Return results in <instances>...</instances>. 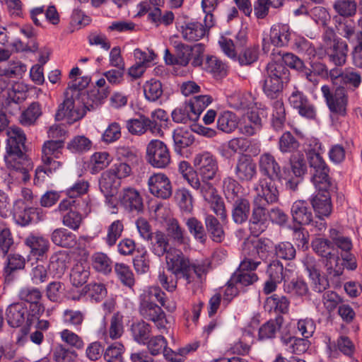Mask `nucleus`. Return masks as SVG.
<instances>
[{
	"label": "nucleus",
	"instance_id": "obj_1",
	"mask_svg": "<svg viewBox=\"0 0 362 362\" xmlns=\"http://www.w3.org/2000/svg\"><path fill=\"white\" fill-rule=\"evenodd\" d=\"M6 155L4 157L6 166L10 169L9 175L23 182L30 177L28 173L30 160L25 154V134L18 127H11L7 130Z\"/></svg>",
	"mask_w": 362,
	"mask_h": 362
},
{
	"label": "nucleus",
	"instance_id": "obj_2",
	"mask_svg": "<svg viewBox=\"0 0 362 362\" xmlns=\"http://www.w3.org/2000/svg\"><path fill=\"white\" fill-rule=\"evenodd\" d=\"M90 82L88 77H83L81 81H77L76 79L69 84L68 90L65 93V99L58 106L55 114V119L61 121L66 119L69 124L81 119L86 115L84 109H79L75 106V99L78 96L81 97L83 101L89 97V95L83 91Z\"/></svg>",
	"mask_w": 362,
	"mask_h": 362
},
{
	"label": "nucleus",
	"instance_id": "obj_3",
	"mask_svg": "<svg viewBox=\"0 0 362 362\" xmlns=\"http://www.w3.org/2000/svg\"><path fill=\"white\" fill-rule=\"evenodd\" d=\"M313 250L322 257L325 258V267L329 278L339 276L342 274L344 267L339 264V257L337 250L331 241L327 239L317 238L312 241Z\"/></svg>",
	"mask_w": 362,
	"mask_h": 362
},
{
	"label": "nucleus",
	"instance_id": "obj_4",
	"mask_svg": "<svg viewBox=\"0 0 362 362\" xmlns=\"http://www.w3.org/2000/svg\"><path fill=\"white\" fill-rule=\"evenodd\" d=\"M322 95L329 112L335 115L345 117L347 115L349 95L346 88L337 86L331 88L328 85L321 87Z\"/></svg>",
	"mask_w": 362,
	"mask_h": 362
},
{
	"label": "nucleus",
	"instance_id": "obj_5",
	"mask_svg": "<svg viewBox=\"0 0 362 362\" xmlns=\"http://www.w3.org/2000/svg\"><path fill=\"white\" fill-rule=\"evenodd\" d=\"M166 268L175 275L177 280L183 279L187 284L192 283L189 274L190 260L182 251L176 248H170L165 256Z\"/></svg>",
	"mask_w": 362,
	"mask_h": 362
},
{
	"label": "nucleus",
	"instance_id": "obj_6",
	"mask_svg": "<svg viewBox=\"0 0 362 362\" xmlns=\"http://www.w3.org/2000/svg\"><path fill=\"white\" fill-rule=\"evenodd\" d=\"M308 160L311 168L312 181L315 188L326 189L331 187L329 169L320 153L310 151L308 153Z\"/></svg>",
	"mask_w": 362,
	"mask_h": 362
},
{
	"label": "nucleus",
	"instance_id": "obj_7",
	"mask_svg": "<svg viewBox=\"0 0 362 362\" xmlns=\"http://www.w3.org/2000/svg\"><path fill=\"white\" fill-rule=\"evenodd\" d=\"M260 201H253L251 216L248 218V229L252 236L257 238L269 225V210Z\"/></svg>",
	"mask_w": 362,
	"mask_h": 362
},
{
	"label": "nucleus",
	"instance_id": "obj_8",
	"mask_svg": "<svg viewBox=\"0 0 362 362\" xmlns=\"http://www.w3.org/2000/svg\"><path fill=\"white\" fill-rule=\"evenodd\" d=\"M261 262L242 261L238 269L232 275L228 282V288H233L235 285L247 286L253 284L258 280V276L255 270L260 264Z\"/></svg>",
	"mask_w": 362,
	"mask_h": 362
},
{
	"label": "nucleus",
	"instance_id": "obj_9",
	"mask_svg": "<svg viewBox=\"0 0 362 362\" xmlns=\"http://www.w3.org/2000/svg\"><path fill=\"white\" fill-rule=\"evenodd\" d=\"M146 159L155 168L167 167L170 163V155L166 144L157 139L151 141L146 147Z\"/></svg>",
	"mask_w": 362,
	"mask_h": 362
},
{
	"label": "nucleus",
	"instance_id": "obj_10",
	"mask_svg": "<svg viewBox=\"0 0 362 362\" xmlns=\"http://www.w3.org/2000/svg\"><path fill=\"white\" fill-rule=\"evenodd\" d=\"M194 165L203 180H214L218 168L216 159L209 152L196 155Z\"/></svg>",
	"mask_w": 362,
	"mask_h": 362
},
{
	"label": "nucleus",
	"instance_id": "obj_11",
	"mask_svg": "<svg viewBox=\"0 0 362 362\" xmlns=\"http://www.w3.org/2000/svg\"><path fill=\"white\" fill-rule=\"evenodd\" d=\"M139 310L143 318L153 322L158 329L165 327V314L155 302H151L149 298H140Z\"/></svg>",
	"mask_w": 362,
	"mask_h": 362
},
{
	"label": "nucleus",
	"instance_id": "obj_12",
	"mask_svg": "<svg viewBox=\"0 0 362 362\" xmlns=\"http://www.w3.org/2000/svg\"><path fill=\"white\" fill-rule=\"evenodd\" d=\"M332 21L337 33L350 45L362 38V31L356 30V23L353 19L334 16Z\"/></svg>",
	"mask_w": 362,
	"mask_h": 362
},
{
	"label": "nucleus",
	"instance_id": "obj_13",
	"mask_svg": "<svg viewBox=\"0 0 362 362\" xmlns=\"http://www.w3.org/2000/svg\"><path fill=\"white\" fill-rule=\"evenodd\" d=\"M149 192L153 196L166 199L172 195V185L169 178L163 173H154L148 180Z\"/></svg>",
	"mask_w": 362,
	"mask_h": 362
},
{
	"label": "nucleus",
	"instance_id": "obj_14",
	"mask_svg": "<svg viewBox=\"0 0 362 362\" xmlns=\"http://www.w3.org/2000/svg\"><path fill=\"white\" fill-rule=\"evenodd\" d=\"M260 173L271 180H281L284 178L281 168L275 157L270 153H264L259 158Z\"/></svg>",
	"mask_w": 362,
	"mask_h": 362
},
{
	"label": "nucleus",
	"instance_id": "obj_15",
	"mask_svg": "<svg viewBox=\"0 0 362 362\" xmlns=\"http://www.w3.org/2000/svg\"><path fill=\"white\" fill-rule=\"evenodd\" d=\"M120 205L128 212L139 214L144 211L143 198L134 188L124 189L119 194Z\"/></svg>",
	"mask_w": 362,
	"mask_h": 362
},
{
	"label": "nucleus",
	"instance_id": "obj_16",
	"mask_svg": "<svg viewBox=\"0 0 362 362\" xmlns=\"http://www.w3.org/2000/svg\"><path fill=\"white\" fill-rule=\"evenodd\" d=\"M235 175L241 182H250L257 175V165L250 155L242 154L237 160Z\"/></svg>",
	"mask_w": 362,
	"mask_h": 362
},
{
	"label": "nucleus",
	"instance_id": "obj_17",
	"mask_svg": "<svg viewBox=\"0 0 362 362\" xmlns=\"http://www.w3.org/2000/svg\"><path fill=\"white\" fill-rule=\"evenodd\" d=\"M26 325L22 327L17 334L16 343L23 345L26 339V337L30 332V326L38 320L45 312V306L40 301L29 304L28 308Z\"/></svg>",
	"mask_w": 362,
	"mask_h": 362
},
{
	"label": "nucleus",
	"instance_id": "obj_18",
	"mask_svg": "<svg viewBox=\"0 0 362 362\" xmlns=\"http://www.w3.org/2000/svg\"><path fill=\"white\" fill-rule=\"evenodd\" d=\"M329 189L330 187L326 189H317V193L310 198V202L316 216H329L330 215L332 204Z\"/></svg>",
	"mask_w": 362,
	"mask_h": 362
},
{
	"label": "nucleus",
	"instance_id": "obj_19",
	"mask_svg": "<svg viewBox=\"0 0 362 362\" xmlns=\"http://www.w3.org/2000/svg\"><path fill=\"white\" fill-rule=\"evenodd\" d=\"M13 218L18 225L26 226L38 215L37 208L30 207L23 199H18L13 205Z\"/></svg>",
	"mask_w": 362,
	"mask_h": 362
},
{
	"label": "nucleus",
	"instance_id": "obj_20",
	"mask_svg": "<svg viewBox=\"0 0 362 362\" xmlns=\"http://www.w3.org/2000/svg\"><path fill=\"white\" fill-rule=\"evenodd\" d=\"M274 180L267 181L262 180L256 187L257 196L254 201H260L262 204L267 205L276 203L279 199V190L273 182Z\"/></svg>",
	"mask_w": 362,
	"mask_h": 362
},
{
	"label": "nucleus",
	"instance_id": "obj_21",
	"mask_svg": "<svg viewBox=\"0 0 362 362\" xmlns=\"http://www.w3.org/2000/svg\"><path fill=\"white\" fill-rule=\"evenodd\" d=\"M330 62L336 66H342L346 63L349 46L346 40L341 39L334 40V43L325 48Z\"/></svg>",
	"mask_w": 362,
	"mask_h": 362
},
{
	"label": "nucleus",
	"instance_id": "obj_22",
	"mask_svg": "<svg viewBox=\"0 0 362 362\" xmlns=\"http://www.w3.org/2000/svg\"><path fill=\"white\" fill-rule=\"evenodd\" d=\"M291 215L293 221L300 226L309 225L313 221L312 210L305 200H297L292 204Z\"/></svg>",
	"mask_w": 362,
	"mask_h": 362
},
{
	"label": "nucleus",
	"instance_id": "obj_23",
	"mask_svg": "<svg viewBox=\"0 0 362 362\" xmlns=\"http://www.w3.org/2000/svg\"><path fill=\"white\" fill-rule=\"evenodd\" d=\"M303 263L313 281V289L317 293H321L329 286L327 279L320 275L317 269L315 259L313 257L306 256L303 259Z\"/></svg>",
	"mask_w": 362,
	"mask_h": 362
},
{
	"label": "nucleus",
	"instance_id": "obj_24",
	"mask_svg": "<svg viewBox=\"0 0 362 362\" xmlns=\"http://www.w3.org/2000/svg\"><path fill=\"white\" fill-rule=\"evenodd\" d=\"M28 308L23 303L11 304L6 310V320L9 326L20 327L26 323Z\"/></svg>",
	"mask_w": 362,
	"mask_h": 362
},
{
	"label": "nucleus",
	"instance_id": "obj_25",
	"mask_svg": "<svg viewBox=\"0 0 362 362\" xmlns=\"http://www.w3.org/2000/svg\"><path fill=\"white\" fill-rule=\"evenodd\" d=\"M71 257L66 251H58L53 253L48 264V270L54 276L61 277L68 269Z\"/></svg>",
	"mask_w": 362,
	"mask_h": 362
},
{
	"label": "nucleus",
	"instance_id": "obj_26",
	"mask_svg": "<svg viewBox=\"0 0 362 362\" xmlns=\"http://www.w3.org/2000/svg\"><path fill=\"white\" fill-rule=\"evenodd\" d=\"M24 243L29 247L30 254L37 259L43 257L49 250V240L41 235L30 234L25 238Z\"/></svg>",
	"mask_w": 362,
	"mask_h": 362
},
{
	"label": "nucleus",
	"instance_id": "obj_27",
	"mask_svg": "<svg viewBox=\"0 0 362 362\" xmlns=\"http://www.w3.org/2000/svg\"><path fill=\"white\" fill-rule=\"evenodd\" d=\"M284 319L282 315H279L274 319H270L262 324L258 330V340L265 341L276 338L278 333L281 332Z\"/></svg>",
	"mask_w": 362,
	"mask_h": 362
},
{
	"label": "nucleus",
	"instance_id": "obj_28",
	"mask_svg": "<svg viewBox=\"0 0 362 362\" xmlns=\"http://www.w3.org/2000/svg\"><path fill=\"white\" fill-rule=\"evenodd\" d=\"M280 339L284 349L290 354L300 355L310 346V341L307 339L291 337L284 332L281 333Z\"/></svg>",
	"mask_w": 362,
	"mask_h": 362
},
{
	"label": "nucleus",
	"instance_id": "obj_29",
	"mask_svg": "<svg viewBox=\"0 0 362 362\" xmlns=\"http://www.w3.org/2000/svg\"><path fill=\"white\" fill-rule=\"evenodd\" d=\"M150 244V250L151 252L158 257H163L164 255H168L170 249V241L165 233L160 230L154 231L151 238L148 241Z\"/></svg>",
	"mask_w": 362,
	"mask_h": 362
},
{
	"label": "nucleus",
	"instance_id": "obj_30",
	"mask_svg": "<svg viewBox=\"0 0 362 362\" xmlns=\"http://www.w3.org/2000/svg\"><path fill=\"white\" fill-rule=\"evenodd\" d=\"M232 204L231 217L233 222L238 225L245 223L251 211L250 201L246 198H242L230 202Z\"/></svg>",
	"mask_w": 362,
	"mask_h": 362
},
{
	"label": "nucleus",
	"instance_id": "obj_31",
	"mask_svg": "<svg viewBox=\"0 0 362 362\" xmlns=\"http://www.w3.org/2000/svg\"><path fill=\"white\" fill-rule=\"evenodd\" d=\"M50 239L53 244L63 248H73L77 244L76 235L64 228L54 229L50 235Z\"/></svg>",
	"mask_w": 362,
	"mask_h": 362
},
{
	"label": "nucleus",
	"instance_id": "obj_32",
	"mask_svg": "<svg viewBox=\"0 0 362 362\" xmlns=\"http://www.w3.org/2000/svg\"><path fill=\"white\" fill-rule=\"evenodd\" d=\"M6 256L4 276L6 281H12L16 272L25 268L26 261L23 256L17 253L8 254Z\"/></svg>",
	"mask_w": 362,
	"mask_h": 362
},
{
	"label": "nucleus",
	"instance_id": "obj_33",
	"mask_svg": "<svg viewBox=\"0 0 362 362\" xmlns=\"http://www.w3.org/2000/svg\"><path fill=\"white\" fill-rule=\"evenodd\" d=\"M126 127L129 132L134 135H141L144 134L148 129L152 133H155L156 124L153 122H150V118L141 115L137 119H131L127 121Z\"/></svg>",
	"mask_w": 362,
	"mask_h": 362
},
{
	"label": "nucleus",
	"instance_id": "obj_34",
	"mask_svg": "<svg viewBox=\"0 0 362 362\" xmlns=\"http://www.w3.org/2000/svg\"><path fill=\"white\" fill-rule=\"evenodd\" d=\"M165 231L173 245L179 246L185 243V231L176 218H170L166 221Z\"/></svg>",
	"mask_w": 362,
	"mask_h": 362
},
{
	"label": "nucleus",
	"instance_id": "obj_35",
	"mask_svg": "<svg viewBox=\"0 0 362 362\" xmlns=\"http://www.w3.org/2000/svg\"><path fill=\"white\" fill-rule=\"evenodd\" d=\"M228 148L233 153H240L241 155L247 152L256 156L260 152L258 144H253L251 140L243 137L234 138L230 140L228 143Z\"/></svg>",
	"mask_w": 362,
	"mask_h": 362
},
{
	"label": "nucleus",
	"instance_id": "obj_36",
	"mask_svg": "<svg viewBox=\"0 0 362 362\" xmlns=\"http://www.w3.org/2000/svg\"><path fill=\"white\" fill-rule=\"evenodd\" d=\"M291 38V32L288 25H274L269 33L271 43L277 47L288 45Z\"/></svg>",
	"mask_w": 362,
	"mask_h": 362
},
{
	"label": "nucleus",
	"instance_id": "obj_37",
	"mask_svg": "<svg viewBox=\"0 0 362 362\" xmlns=\"http://www.w3.org/2000/svg\"><path fill=\"white\" fill-rule=\"evenodd\" d=\"M120 181L109 170L104 172L99 180V187L107 199L112 198L117 193Z\"/></svg>",
	"mask_w": 362,
	"mask_h": 362
},
{
	"label": "nucleus",
	"instance_id": "obj_38",
	"mask_svg": "<svg viewBox=\"0 0 362 362\" xmlns=\"http://www.w3.org/2000/svg\"><path fill=\"white\" fill-rule=\"evenodd\" d=\"M182 37L187 41H198L206 34V29L199 22L185 23L180 26Z\"/></svg>",
	"mask_w": 362,
	"mask_h": 362
},
{
	"label": "nucleus",
	"instance_id": "obj_39",
	"mask_svg": "<svg viewBox=\"0 0 362 362\" xmlns=\"http://www.w3.org/2000/svg\"><path fill=\"white\" fill-rule=\"evenodd\" d=\"M266 76L274 79H276L284 83L289 81V71L286 66L280 61L274 59L272 56V60L268 63L266 68Z\"/></svg>",
	"mask_w": 362,
	"mask_h": 362
},
{
	"label": "nucleus",
	"instance_id": "obj_40",
	"mask_svg": "<svg viewBox=\"0 0 362 362\" xmlns=\"http://www.w3.org/2000/svg\"><path fill=\"white\" fill-rule=\"evenodd\" d=\"M206 234L209 233L213 241L221 243L223 240L225 233L220 221L211 214H206L204 218Z\"/></svg>",
	"mask_w": 362,
	"mask_h": 362
},
{
	"label": "nucleus",
	"instance_id": "obj_41",
	"mask_svg": "<svg viewBox=\"0 0 362 362\" xmlns=\"http://www.w3.org/2000/svg\"><path fill=\"white\" fill-rule=\"evenodd\" d=\"M175 152L182 153V150L190 146L194 142L192 132L188 129L178 128L174 130L173 134Z\"/></svg>",
	"mask_w": 362,
	"mask_h": 362
},
{
	"label": "nucleus",
	"instance_id": "obj_42",
	"mask_svg": "<svg viewBox=\"0 0 362 362\" xmlns=\"http://www.w3.org/2000/svg\"><path fill=\"white\" fill-rule=\"evenodd\" d=\"M272 56H274L275 59L280 61L282 64L298 71L305 68V64L303 60L292 53L274 49Z\"/></svg>",
	"mask_w": 362,
	"mask_h": 362
},
{
	"label": "nucleus",
	"instance_id": "obj_43",
	"mask_svg": "<svg viewBox=\"0 0 362 362\" xmlns=\"http://www.w3.org/2000/svg\"><path fill=\"white\" fill-rule=\"evenodd\" d=\"M212 98L208 95L194 96L187 101L191 110L192 121H197L204 110L211 103Z\"/></svg>",
	"mask_w": 362,
	"mask_h": 362
},
{
	"label": "nucleus",
	"instance_id": "obj_44",
	"mask_svg": "<svg viewBox=\"0 0 362 362\" xmlns=\"http://www.w3.org/2000/svg\"><path fill=\"white\" fill-rule=\"evenodd\" d=\"M208 181L202 180L201 182L197 177H194L189 181L191 187L199 191L206 202L218 195L216 188Z\"/></svg>",
	"mask_w": 362,
	"mask_h": 362
},
{
	"label": "nucleus",
	"instance_id": "obj_45",
	"mask_svg": "<svg viewBox=\"0 0 362 362\" xmlns=\"http://www.w3.org/2000/svg\"><path fill=\"white\" fill-rule=\"evenodd\" d=\"M339 78L340 81L339 86H342L347 91L348 90L355 91L362 83L361 74L354 71L341 72V77Z\"/></svg>",
	"mask_w": 362,
	"mask_h": 362
},
{
	"label": "nucleus",
	"instance_id": "obj_46",
	"mask_svg": "<svg viewBox=\"0 0 362 362\" xmlns=\"http://www.w3.org/2000/svg\"><path fill=\"white\" fill-rule=\"evenodd\" d=\"M90 276L89 268L83 263H77L71 270L70 281L75 287L85 284Z\"/></svg>",
	"mask_w": 362,
	"mask_h": 362
},
{
	"label": "nucleus",
	"instance_id": "obj_47",
	"mask_svg": "<svg viewBox=\"0 0 362 362\" xmlns=\"http://www.w3.org/2000/svg\"><path fill=\"white\" fill-rule=\"evenodd\" d=\"M284 83L268 76H265L262 84V90L266 96L275 100L279 98L284 89Z\"/></svg>",
	"mask_w": 362,
	"mask_h": 362
},
{
	"label": "nucleus",
	"instance_id": "obj_48",
	"mask_svg": "<svg viewBox=\"0 0 362 362\" xmlns=\"http://www.w3.org/2000/svg\"><path fill=\"white\" fill-rule=\"evenodd\" d=\"M185 224L189 233L195 240L202 244L206 243L207 239L206 231L199 220L195 217H191L187 219Z\"/></svg>",
	"mask_w": 362,
	"mask_h": 362
},
{
	"label": "nucleus",
	"instance_id": "obj_49",
	"mask_svg": "<svg viewBox=\"0 0 362 362\" xmlns=\"http://www.w3.org/2000/svg\"><path fill=\"white\" fill-rule=\"evenodd\" d=\"M333 8L338 14L336 16L351 18L356 13L357 4L354 0H337Z\"/></svg>",
	"mask_w": 362,
	"mask_h": 362
},
{
	"label": "nucleus",
	"instance_id": "obj_50",
	"mask_svg": "<svg viewBox=\"0 0 362 362\" xmlns=\"http://www.w3.org/2000/svg\"><path fill=\"white\" fill-rule=\"evenodd\" d=\"M237 126L236 116L231 112L225 111L218 117L217 127L223 132L230 133L236 129Z\"/></svg>",
	"mask_w": 362,
	"mask_h": 362
},
{
	"label": "nucleus",
	"instance_id": "obj_51",
	"mask_svg": "<svg viewBox=\"0 0 362 362\" xmlns=\"http://www.w3.org/2000/svg\"><path fill=\"white\" fill-rule=\"evenodd\" d=\"M93 267L98 272L107 274L112 272V262L105 253L96 252L92 256Z\"/></svg>",
	"mask_w": 362,
	"mask_h": 362
},
{
	"label": "nucleus",
	"instance_id": "obj_52",
	"mask_svg": "<svg viewBox=\"0 0 362 362\" xmlns=\"http://www.w3.org/2000/svg\"><path fill=\"white\" fill-rule=\"evenodd\" d=\"M240 189L241 186L233 178L226 177L223 180V190L228 202L243 198L239 195Z\"/></svg>",
	"mask_w": 362,
	"mask_h": 362
},
{
	"label": "nucleus",
	"instance_id": "obj_53",
	"mask_svg": "<svg viewBox=\"0 0 362 362\" xmlns=\"http://www.w3.org/2000/svg\"><path fill=\"white\" fill-rule=\"evenodd\" d=\"M300 144L296 138L290 132H284L279 140V148L283 153H296Z\"/></svg>",
	"mask_w": 362,
	"mask_h": 362
},
{
	"label": "nucleus",
	"instance_id": "obj_54",
	"mask_svg": "<svg viewBox=\"0 0 362 362\" xmlns=\"http://www.w3.org/2000/svg\"><path fill=\"white\" fill-rule=\"evenodd\" d=\"M41 115L40 105L37 102L32 103L21 114V122L23 125L29 126L34 124Z\"/></svg>",
	"mask_w": 362,
	"mask_h": 362
},
{
	"label": "nucleus",
	"instance_id": "obj_55",
	"mask_svg": "<svg viewBox=\"0 0 362 362\" xmlns=\"http://www.w3.org/2000/svg\"><path fill=\"white\" fill-rule=\"evenodd\" d=\"M132 332L135 341L146 344L150 336L151 326L144 321H141L132 325Z\"/></svg>",
	"mask_w": 362,
	"mask_h": 362
},
{
	"label": "nucleus",
	"instance_id": "obj_56",
	"mask_svg": "<svg viewBox=\"0 0 362 362\" xmlns=\"http://www.w3.org/2000/svg\"><path fill=\"white\" fill-rule=\"evenodd\" d=\"M110 155L107 152H96L90 158V171L95 174L105 168L110 163Z\"/></svg>",
	"mask_w": 362,
	"mask_h": 362
},
{
	"label": "nucleus",
	"instance_id": "obj_57",
	"mask_svg": "<svg viewBox=\"0 0 362 362\" xmlns=\"http://www.w3.org/2000/svg\"><path fill=\"white\" fill-rule=\"evenodd\" d=\"M144 92L148 100L155 102L163 94L162 84L159 81L151 79L144 86Z\"/></svg>",
	"mask_w": 362,
	"mask_h": 362
},
{
	"label": "nucleus",
	"instance_id": "obj_58",
	"mask_svg": "<svg viewBox=\"0 0 362 362\" xmlns=\"http://www.w3.org/2000/svg\"><path fill=\"white\" fill-rule=\"evenodd\" d=\"M124 346L119 342H115L105 349L103 357L106 362L109 360L111 362H124Z\"/></svg>",
	"mask_w": 362,
	"mask_h": 362
},
{
	"label": "nucleus",
	"instance_id": "obj_59",
	"mask_svg": "<svg viewBox=\"0 0 362 362\" xmlns=\"http://www.w3.org/2000/svg\"><path fill=\"white\" fill-rule=\"evenodd\" d=\"M124 230V225L119 220L113 221L107 228V233L105 243L109 247L115 245L117 240L121 237Z\"/></svg>",
	"mask_w": 362,
	"mask_h": 362
},
{
	"label": "nucleus",
	"instance_id": "obj_60",
	"mask_svg": "<svg viewBox=\"0 0 362 362\" xmlns=\"http://www.w3.org/2000/svg\"><path fill=\"white\" fill-rule=\"evenodd\" d=\"M77 210L71 209L66 212L62 218L63 225L73 230H77L83 222V216Z\"/></svg>",
	"mask_w": 362,
	"mask_h": 362
},
{
	"label": "nucleus",
	"instance_id": "obj_61",
	"mask_svg": "<svg viewBox=\"0 0 362 362\" xmlns=\"http://www.w3.org/2000/svg\"><path fill=\"white\" fill-rule=\"evenodd\" d=\"M289 163L296 177H300L305 173L307 167L303 154L300 152L293 153L289 158Z\"/></svg>",
	"mask_w": 362,
	"mask_h": 362
},
{
	"label": "nucleus",
	"instance_id": "obj_62",
	"mask_svg": "<svg viewBox=\"0 0 362 362\" xmlns=\"http://www.w3.org/2000/svg\"><path fill=\"white\" fill-rule=\"evenodd\" d=\"M207 202L210 205V209L219 218L221 221L223 223H226L228 222V214L223 199L218 194Z\"/></svg>",
	"mask_w": 362,
	"mask_h": 362
},
{
	"label": "nucleus",
	"instance_id": "obj_63",
	"mask_svg": "<svg viewBox=\"0 0 362 362\" xmlns=\"http://www.w3.org/2000/svg\"><path fill=\"white\" fill-rule=\"evenodd\" d=\"M115 271L121 282L129 288L134 284V274L130 268L124 264L117 263Z\"/></svg>",
	"mask_w": 362,
	"mask_h": 362
},
{
	"label": "nucleus",
	"instance_id": "obj_64",
	"mask_svg": "<svg viewBox=\"0 0 362 362\" xmlns=\"http://www.w3.org/2000/svg\"><path fill=\"white\" fill-rule=\"evenodd\" d=\"M275 255L277 258L291 260L295 258L296 250L289 242H282L275 246Z\"/></svg>",
	"mask_w": 362,
	"mask_h": 362
}]
</instances>
